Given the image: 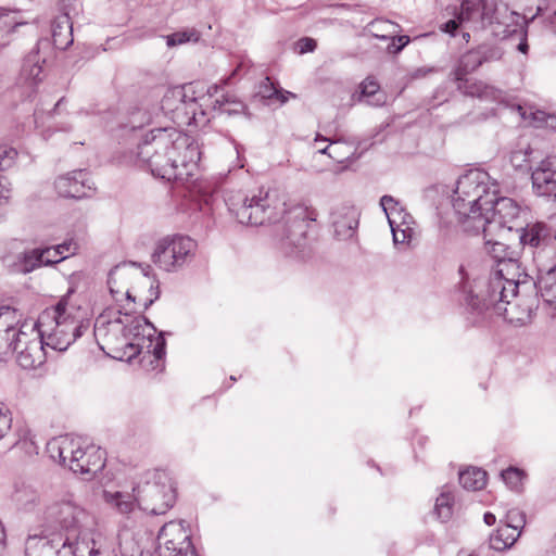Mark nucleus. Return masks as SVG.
Wrapping results in <instances>:
<instances>
[{
  "mask_svg": "<svg viewBox=\"0 0 556 556\" xmlns=\"http://www.w3.org/2000/svg\"><path fill=\"white\" fill-rule=\"evenodd\" d=\"M393 235V241L395 244L404 243L412 237L413 229L410 226L406 225L403 227L391 228Z\"/></svg>",
  "mask_w": 556,
  "mask_h": 556,
  "instance_id": "obj_50",
  "label": "nucleus"
},
{
  "mask_svg": "<svg viewBox=\"0 0 556 556\" xmlns=\"http://www.w3.org/2000/svg\"><path fill=\"white\" fill-rule=\"evenodd\" d=\"M72 291L59 302L46 308L39 316L37 329L47 346L55 351H65L90 327V320L81 317L80 308L71 301Z\"/></svg>",
  "mask_w": 556,
  "mask_h": 556,
  "instance_id": "obj_6",
  "label": "nucleus"
},
{
  "mask_svg": "<svg viewBox=\"0 0 556 556\" xmlns=\"http://www.w3.org/2000/svg\"><path fill=\"white\" fill-rule=\"evenodd\" d=\"M482 64L481 56L477 49L466 52L460 56L457 66L452 73L454 80H463L468 74L475 72Z\"/></svg>",
  "mask_w": 556,
  "mask_h": 556,
  "instance_id": "obj_30",
  "label": "nucleus"
},
{
  "mask_svg": "<svg viewBox=\"0 0 556 556\" xmlns=\"http://www.w3.org/2000/svg\"><path fill=\"white\" fill-rule=\"evenodd\" d=\"M516 110H517V112L520 114V116H521L523 119H527V118H528V117H527V110H526L523 106H521V105H519V104H518V105H516Z\"/></svg>",
  "mask_w": 556,
  "mask_h": 556,
  "instance_id": "obj_63",
  "label": "nucleus"
},
{
  "mask_svg": "<svg viewBox=\"0 0 556 556\" xmlns=\"http://www.w3.org/2000/svg\"><path fill=\"white\" fill-rule=\"evenodd\" d=\"M336 142H337V143H338V146H339V148H337V153H340V154L342 155V156H341L339 160H337V161H338V162H342L343 160L349 159V156H350V152H343L342 150H343L344 146H343L340 141H336Z\"/></svg>",
  "mask_w": 556,
  "mask_h": 556,
  "instance_id": "obj_59",
  "label": "nucleus"
},
{
  "mask_svg": "<svg viewBox=\"0 0 556 556\" xmlns=\"http://www.w3.org/2000/svg\"><path fill=\"white\" fill-rule=\"evenodd\" d=\"M164 38L166 40V46L168 48H173V47L186 45L189 42H193V43L198 42L201 38V33L194 27H189V28H185V29L178 30L176 33H173L170 35H166V36H164Z\"/></svg>",
  "mask_w": 556,
  "mask_h": 556,
  "instance_id": "obj_35",
  "label": "nucleus"
},
{
  "mask_svg": "<svg viewBox=\"0 0 556 556\" xmlns=\"http://www.w3.org/2000/svg\"><path fill=\"white\" fill-rule=\"evenodd\" d=\"M45 521L65 532V541L74 546L88 548L86 542L96 527L94 516L78 504L73 494L66 493L51 502L43 510Z\"/></svg>",
  "mask_w": 556,
  "mask_h": 556,
  "instance_id": "obj_7",
  "label": "nucleus"
},
{
  "mask_svg": "<svg viewBox=\"0 0 556 556\" xmlns=\"http://www.w3.org/2000/svg\"><path fill=\"white\" fill-rule=\"evenodd\" d=\"M154 556H197L182 521H169L159 531Z\"/></svg>",
  "mask_w": 556,
  "mask_h": 556,
  "instance_id": "obj_16",
  "label": "nucleus"
},
{
  "mask_svg": "<svg viewBox=\"0 0 556 556\" xmlns=\"http://www.w3.org/2000/svg\"><path fill=\"white\" fill-rule=\"evenodd\" d=\"M315 141L316 142H318V141H329L330 142L326 147H321L320 149H318L319 153L327 154L332 160H339L342 156L340 153H337V148H339L337 142H333V141L329 140L328 138L321 137L319 135H317V137L315 138Z\"/></svg>",
  "mask_w": 556,
  "mask_h": 556,
  "instance_id": "obj_47",
  "label": "nucleus"
},
{
  "mask_svg": "<svg viewBox=\"0 0 556 556\" xmlns=\"http://www.w3.org/2000/svg\"><path fill=\"white\" fill-rule=\"evenodd\" d=\"M497 186H490L488 173L471 169L460 176L452 199L455 213L462 222H472L477 225L484 208L496 200Z\"/></svg>",
  "mask_w": 556,
  "mask_h": 556,
  "instance_id": "obj_8",
  "label": "nucleus"
},
{
  "mask_svg": "<svg viewBox=\"0 0 556 556\" xmlns=\"http://www.w3.org/2000/svg\"><path fill=\"white\" fill-rule=\"evenodd\" d=\"M459 483L467 490H481L486 484V472L481 468L470 467L459 472Z\"/></svg>",
  "mask_w": 556,
  "mask_h": 556,
  "instance_id": "obj_34",
  "label": "nucleus"
},
{
  "mask_svg": "<svg viewBox=\"0 0 556 556\" xmlns=\"http://www.w3.org/2000/svg\"><path fill=\"white\" fill-rule=\"evenodd\" d=\"M520 536L511 528L501 525L489 538L490 547L497 552L509 549Z\"/></svg>",
  "mask_w": 556,
  "mask_h": 556,
  "instance_id": "obj_28",
  "label": "nucleus"
},
{
  "mask_svg": "<svg viewBox=\"0 0 556 556\" xmlns=\"http://www.w3.org/2000/svg\"><path fill=\"white\" fill-rule=\"evenodd\" d=\"M317 47L316 41L313 38L304 37L298 40L296 50L300 54L313 52Z\"/></svg>",
  "mask_w": 556,
  "mask_h": 556,
  "instance_id": "obj_51",
  "label": "nucleus"
},
{
  "mask_svg": "<svg viewBox=\"0 0 556 556\" xmlns=\"http://www.w3.org/2000/svg\"><path fill=\"white\" fill-rule=\"evenodd\" d=\"M81 546H74L61 536L49 539L47 536L29 535L25 542L26 556H77L83 555Z\"/></svg>",
  "mask_w": 556,
  "mask_h": 556,
  "instance_id": "obj_19",
  "label": "nucleus"
},
{
  "mask_svg": "<svg viewBox=\"0 0 556 556\" xmlns=\"http://www.w3.org/2000/svg\"><path fill=\"white\" fill-rule=\"evenodd\" d=\"M517 48H518V51H520L521 53H525V54H526V53L528 52L529 46H528V43H527L526 38H523V39L521 40V42L518 45V47H517Z\"/></svg>",
  "mask_w": 556,
  "mask_h": 556,
  "instance_id": "obj_62",
  "label": "nucleus"
},
{
  "mask_svg": "<svg viewBox=\"0 0 556 556\" xmlns=\"http://www.w3.org/2000/svg\"><path fill=\"white\" fill-rule=\"evenodd\" d=\"M454 496L452 492L443 488L440 495L437 497L434 513L442 521H447L453 515Z\"/></svg>",
  "mask_w": 556,
  "mask_h": 556,
  "instance_id": "obj_37",
  "label": "nucleus"
},
{
  "mask_svg": "<svg viewBox=\"0 0 556 556\" xmlns=\"http://www.w3.org/2000/svg\"><path fill=\"white\" fill-rule=\"evenodd\" d=\"M498 232L484 238L485 251L489 256L494 261L488 276H481L478 268L471 264L462 265V268L470 271L472 276L469 279V285L475 289L489 288L490 292L496 291L498 288L505 289V286L518 288L519 286H530V276L521 268L519 260L516 257L515 252L509 249L507 244L497 240ZM514 288H511L513 290Z\"/></svg>",
  "mask_w": 556,
  "mask_h": 556,
  "instance_id": "obj_5",
  "label": "nucleus"
},
{
  "mask_svg": "<svg viewBox=\"0 0 556 556\" xmlns=\"http://www.w3.org/2000/svg\"><path fill=\"white\" fill-rule=\"evenodd\" d=\"M237 100L233 94L226 93L222 94L220 97L216 98L213 103L214 110H218L219 112H223L225 108L228 105H231L233 101Z\"/></svg>",
  "mask_w": 556,
  "mask_h": 556,
  "instance_id": "obj_52",
  "label": "nucleus"
},
{
  "mask_svg": "<svg viewBox=\"0 0 556 556\" xmlns=\"http://www.w3.org/2000/svg\"><path fill=\"white\" fill-rule=\"evenodd\" d=\"M53 43L59 49H66L72 42V25L68 15L65 13L52 27Z\"/></svg>",
  "mask_w": 556,
  "mask_h": 556,
  "instance_id": "obj_32",
  "label": "nucleus"
},
{
  "mask_svg": "<svg viewBox=\"0 0 556 556\" xmlns=\"http://www.w3.org/2000/svg\"><path fill=\"white\" fill-rule=\"evenodd\" d=\"M170 94L174 99L180 101V106H177L176 110H185L187 113H191L193 116L197 114V100L193 97H189L185 88L174 89L170 91Z\"/></svg>",
  "mask_w": 556,
  "mask_h": 556,
  "instance_id": "obj_40",
  "label": "nucleus"
},
{
  "mask_svg": "<svg viewBox=\"0 0 556 556\" xmlns=\"http://www.w3.org/2000/svg\"><path fill=\"white\" fill-rule=\"evenodd\" d=\"M200 159L197 140L174 127L151 129L136 151L139 167L167 181H187L198 169Z\"/></svg>",
  "mask_w": 556,
  "mask_h": 556,
  "instance_id": "obj_1",
  "label": "nucleus"
},
{
  "mask_svg": "<svg viewBox=\"0 0 556 556\" xmlns=\"http://www.w3.org/2000/svg\"><path fill=\"white\" fill-rule=\"evenodd\" d=\"M458 27L459 23L456 20H450L442 24L440 29L446 34H450L451 36H455Z\"/></svg>",
  "mask_w": 556,
  "mask_h": 556,
  "instance_id": "obj_56",
  "label": "nucleus"
},
{
  "mask_svg": "<svg viewBox=\"0 0 556 556\" xmlns=\"http://www.w3.org/2000/svg\"><path fill=\"white\" fill-rule=\"evenodd\" d=\"M277 87L270 81L269 77H266L258 87V96L262 99L271 100L277 94Z\"/></svg>",
  "mask_w": 556,
  "mask_h": 556,
  "instance_id": "obj_48",
  "label": "nucleus"
},
{
  "mask_svg": "<svg viewBox=\"0 0 556 556\" xmlns=\"http://www.w3.org/2000/svg\"><path fill=\"white\" fill-rule=\"evenodd\" d=\"M531 181L534 194L556 200V155L538 163L532 169Z\"/></svg>",
  "mask_w": 556,
  "mask_h": 556,
  "instance_id": "obj_20",
  "label": "nucleus"
},
{
  "mask_svg": "<svg viewBox=\"0 0 556 556\" xmlns=\"http://www.w3.org/2000/svg\"><path fill=\"white\" fill-rule=\"evenodd\" d=\"M17 11H11L9 9L0 8V17L2 20V24L7 27L14 28L15 26L21 25L22 23L17 21Z\"/></svg>",
  "mask_w": 556,
  "mask_h": 556,
  "instance_id": "obj_49",
  "label": "nucleus"
},
{
  "mask_svg": "<svg viewBox=\"0 0 556 556\" xmlns=\"http://www.w3.org/2000/svg\"><path fill=\"white\" fill-rule=\"evenodd\" d=\"M30 325H18L16 311L11 307L0 308V359L14 355L21 340L26 339V329Z\"/></svg>",
  "mask_w": 556,
  "mask_h": 556,
  "instance_id": "obj_17",
  "label": "nucleus"
},
{
  "mask_svg": "<svg viewBox=\"0 0 556 556\" xmlns=\"http://www.w3.org/2000/svg\"><path fill=\"white\" fill-rule=\"evenodd\" d=\"M197 242L187 236H167L160 239L152 253V262L162 270L174 273L190 262Z\"/></svg>",
  "mask_w": 556,
  "mask_h": 556,
  "instance_id": "obj_14",
  "label": "nucleus"
},
{
  "mask_svg": "<svg viewBox=\"0 0 556 556\" xmlns=\"http://www.w3.org/2000/svg\"><path fill=\"white\" fill-rule=\"evenodd\" d=\"M546 227L544 224H523L519 228V240L522 244H529L530 247H539L541 241L545 237Z\"/></svg>",
  "mask_w": 556,
  "mask_h": 556,
  "instance_id": "obj_33",
  "label": "nucleus"
},
{
  "mask_svg": "<svg viewBox=\"0 0 556 556\" xmlns=\"http://www.w3.org/2000/svg\"><path fill=\"white\" fill-rule=\"evenodd\" d=\"M26 331V339L21 340L20 348L14 352L17 364L24 369H34L46 361L45 338L41 337L36 324Z\"/></svg>",
  "mask_w": 556,
  "mask_h": 556,
  "instance_id": "obj_18",
  "label": "nucleus"
},
{
  "mask_svg": "<svg viewBox=\"0 0 556 556\" xmlns=\"http://www.w3.org/2000/svg\"><path fill=\"white\" fill-rule=\"evenodd\" d=\"M108 286L115 301L125 296L128 302L138 301L144 308L159 298L154 279L137 273L128 265L115 266L109 274Z\"/></svg>",
  "mask_w": 556,
  "mask_h": 556,
  "instance_id": "obj_11",
  "label": "nucleus"
},
{
  "mask_svg": "<svg viewBox=\"0 0 556 556\" xmlns=\"http://www.w3.org/2000/svg\"><path fill=\"white\" fill-rule=\"evenodd\" d=\"M371 26L376 30H380V31L388 30V33H389L388 36H392L395 34L396 25L390 21H382V20L376 21L375 23H372Z\"/></svg>",
  "mask_w": 556,
  "mask_h": 556,
  "instance_id": "obj_54",
  "label": "nucleus"
},
{
  "mask_svg": "<svg viewBox=\"0 0 556 556\" xmlns=\"http://www.w3.org/2000/svg\"><path fill=\"white\" fill-rule=\"evenodd\" d=\"M15 441L12 444V448H18L23 451L27 456H34L38 454V445L35 441V434L27 425H18L15 428Z\"/></svg>",
  "mask_w": 556,
  "mask_h": 556,
  "instance_id": "obj_29",
  "label": "nucleus"
},
{
  "mask_svg": "<svg viewBox=\"0 0 556 556\" xmlns=\"http://www.w3.org/2000/svg\"><path fill=\"white\" fill-rule=\"evenodd\" d=\"M42 65L38 52L29 53L23 63L21 77L29 85H36L41 80Z\"/></svg>",
  "mask_w": 556,
  "mask_h": 556,
  "instance_id": "obj_31",
  "label": "nucleus"
},
{
  "mask_svg": "<svg viewBox=\"0 0 556 556\" xmlns=\"http://www.w3.org/2000/svg\"><path fill=\"white\" fill-rule=\"evenodd\" d=\"M501 477L505 484L513 491H520L522 486V481L525 478V473L522 470L509 467L506 470L501 472Z\"/></svg>",
  "mask_w": 556,
  "mask_h": 556,
  "instance_id": "obj_39",
  "label": "nucleus"
},
{
  "mask_svg": "<svg viewBox=\"0 0 556 556\" xmlns=\"http://www.w3.org/2000/svg\"><path fill=\"white\" fill-rule=\"evenodd\" d=\"M383 212L387 215L391 228L410 226L412 216L404 207L391 195H383L380 200Z\"/></svg>",
  "mask_w": 556,
  "mask_h": 556,
  "instance_id": "obj_26",
  "label": "nucleus"
},
{
  "mask_svg": "<svg viewBox=\"0 0 556 556\" xmlns=\"http://www.w3.org/2000/svg\"><path fill=\"white\" fill-rule=\"evenodd\" d=\"M477 50L479 51L482 63L497 61L503 55L502 50L494 46L482 45L479 46Z\"/></svg>",
  "mask_w": 556,
  "mask_h": 556,
  "instance_id": "obj_44",
  "label": "nucleus"
},
{
  "mask_svg": "<svg viewBox=\"0 0 556 556\" xmlns=\"http://www.w3.org/2000/svg\"><path fill=\"white\" fill-rule=\"evenodd\" d=\"M226 203L229 212L242 225L261 226L276 223L286 214L285 202L276 193L260 190L252 197L241 191L230 193Z\"/></svg>",
  "mask_w": 556,
  "mask_h": 556,
  "instance_id": "obj_9",
  "label": "nucleus"
},
{
  "mask_svg": "<svg viewBox=\"0 0 556 556\" xmlns=\"http://www.w3.org/2000/svg\"><path fill=\"white\" fill-rule=\"evenodd\" d=\"M51 458L67 466L84 480L93 479L105 466V452L94 445L83 447L79 440L63 438L48 443Z\"/></svg>",
  "mask_w": 556,
  "mask_h": 556,
  "instance_id": "obj_10",
  "label": "nucleus"
},
{
  "mask_svg": "<svg viewBox=\"0 0 556 556\" xmlns=\"http://www.w3.org/2000/svg\"><path fill=\"white\" fill-rule=\"evenodd\" d=\"M134 493L104 490V503L118 514L127 515L138 506L152 515L165 514L176 501V489L169 475L163 470L149 472L143 482L132 489Z\"/></svg>",
  "mask_w": 556,
  "mask_h": 556,
  "instance_id": "obj_4",
  "label": "nucleus"
},
{
  "mask_svg": "<svg viewBox=\"0 0 556 556\" xmlns=\"http://www.w3.org/2000/svg\"><path fill=\"white\" fill-rule=\"evenodd\" d=\"M11 500L18 509L33 511L40 505L41 494L33 481L20 479L13 484Z\"/></svg>",
  "mask_w": 556,
  "mask_h": 556,
  "instance_id": "obj_24",
  "label": "nucleus"
},
{
  "mask_svg": "<svg viewBox=\"0 0 556 556\" xmlns=\"http://www.w3.org/2000/svg\"><path fill=\"white\" fill-rule=\"evenodd\" d=\"M374 35L377 38L390 39L391 42L388 45V51L393 53L400 52L409 42L408 36H387L384 34L380 35L378 33H375Z\"/></svg>",
  "mask_w": 556,
  "mask_h": 556,
  "instance_id": "obj_43",
  "label": "nucleus"
},
{
  "mask_svg": "<svg viewBox=\"0 0 556 556\" xmlns=\"http://www.w3.org/2000/svg\"><path fill=\"white\" fill-rule=\"evenodd\" d=\"M526 525V516L519 509H510L505 515V520L503 526L511 528L515 532H520Z\"/></svg>",
  "mask_w": 556,
  "mask_h": 556,
  "instance_id": "obj_41",
  "label": "nucleus"
},
{
  "mask_svg": "<svg viewBox=\"0 0 556 556\" xmlns=\"http://www.w3.org/2000/svg\"><path fill=\"white\" fill-rule=\"evenodd\" d=\"M493 23L500 24L501 22L493 14H489V12H483L482 13V24L485 25V24H493Z\"/></svg>",
  "mask_w": 556,
  "mask_h": 556,
  "instance_id": "obj_57",
  "label": "nucleus"
},
{
  "mask_svg": "<svg viewBox=\"0 0 556 556\" xmlns=\"http://www.w3.org/2000/svg\"><path fill=\"white\" fill-rule=\"evenodd\" d=\"M56 192L64 198L81 199L89 195L92 181L86 170H73L58 177L54 182Z\"/></svg>",
  "mask_w": 556,
  "mask_h": 556,
  "instance_id": "obj_22",
  "label": "nucleus"
},
{
  "mask_svg": "<svg viewBox=\"0 0 556 556\" xmlns=\"http://www.w3.org/2000/svg\"><path fill=\"white\" fill-rule=\"evenodd\" d=\"M283 217V225L277 229L278 248L289 256H304L307 243V233L313 218L302 207H294Z\"/></svg>",
  "mask_w": 556,
  "mask_h": 556,
  "instance_id": "obj_13",
  "label": "nucleus"
},
{
  "mask_svg": "<svg viewBox=\"0 0 556 556\" xmlns=\"http://www.w3.org/2000/svg\"><path fill=\"white\" fill-rule=\"evenodd\" d=\"M529 212L521 207L515 200L505 197H497L490 203L484 213L480 216L477 225H470L475 231H482L488 237L498 232L500 237L506 231H519L526 223Z\"/></svg>",
  "mask_w": 556,
  "mask_h": 556,
  "instance_id": "obj_12",
  "label": "nucleus"
},
{
  "mask_svg": "<svg viewBox=\"0 0 556 556\" xmlns=\"http://www.w3.org/2000/svg\"><path fill=\"white\" fill-rule=\"evenodd\" d=\"M13 424V413L10 407L0 401V441L11 431Z\"/></svg>",
  "mask_w": 556,
  "mask_h": 556,
  "instance_id": "obj_42",
  "label": "nucleus"
},
{
  "mask_svg": "<svg viewBox=\"0 0 556 556\" xmlns=\"http://www.w3.org/2000/svg\"><path fill=\"white\" fill-rule=\"evenodd\" d=\"M218 89H219V87H218V86H216V85H215V86H212V87H210V88L207 89V93H208L211 97H213V96L217 94Z\"/></svg>",
  "mask_w": 556,
  "mask_h": 556,
  "instance_id": "obj_64",
  "label": "nucleus"
},
{
  "mask_svg": "<svg viewBox=\"0 0 556 556\" xmlns=\"http://www.w3.org/2000/svg\"><path fill=\"white\" fill-rule=\"evenodd\" d=\"M433 72L432 68H425V67H421V68H418L416 70L413 74H412V77L413 78H420V77H425L427 74Z\"/></svg>",
  "mask_w": 556,
  "mask_h": 556,
  "instance_id": "obj_58",
  "label": "nucleus"
},
{
  "mask_svg": "<svg viewBox=\"0 0 556 556\" xmlns=\"http://www.w3.org/2000/svg\"><path fill=\"white\" fill-rule=\"evenodd\" d=\"M455 81L457 83V89L462 91L465 96L492 102H501L503 100L502 90L484 81L469 80L467 78Z\"/></svg>",
  "mask_w": 556,
  "mask_h": 556,
  "instance_id": "obj_25",
  "label": "nucleus"
},
{
  "mask_svg": "<svg viewBox=\"0 0 556 556\" xmlns=\"http://www.w3.org/2000/svg\"><path fill=\"white\" fill-rule=\"evenodd\" d=\"M379 84L374 78H366L361 85V94L370 105L379 106L386 102V97L379 92Z\"/></svg>",
  "mask_w": 556,
  "mask_h": 556,
  "instance_id": "obj_36",
  "label": "nucleus"
},
{
  "mask_svg": "<svg viewBox=\"0 0 556 556\" xmlns=\"http://www.w3.org/2000/svg\"><path fill=\"white\" fill-rule=\"evenodd\" d=\"M472 274V270L460 269V287L465 301L473 313L482 318L500 316L515 326H522L531 320L538 299L534 295L519 294V290L529 289L528 286H519L513 290L510 286H505V289L498 288L494 292H490L489 288L475 290L469 285Z\"/></svg>",
  "mask_w": 556,
  "mask_h": 556,
  "instance_id": "obj_3",
  "label": "nucleus"
},
{
  "mask_svg": "<svg viewBox=\"0 0 556 556\" xmlns=\"http://www.w3.org/2000/svg\"><path fill=\"white\" fill-rule=\"evenodd\" d=\"M10 182L5 176L0 175V204L7 203L11 197Z\"/></svg>",
  "mask_w": 556,
  "mask_h": 556,
  "instance_id": "obj_53",
  "label": "nucleus"
},
{
  "mask_svg": "<svg viewBox=\"0 0 556 556\" xmlns=\"http://www.w3.org/2000/svg\"><path fill=\"white\" fill-rule=\"evenodd\" d=\"M245 109V105L241 101L235 100L233 103L225 108V110L222 113L240 114L243 113Z\"/></svg>",
  "mask_w": 556,
  "mask_h": 556,
  "instance_id": "obj_55",
  "label": "nucleus"
},
{
  "mask_svg": "<svg viewBox=\"0 0 556 556\" xmlns=\"http://www.w3.org/2000/svg\"><path fill=\"white\" fill-rule=\"evenodd\" d=\"M532 154V149L528 143L519 144L516 149H514L510 153L509 161L510 164L516 169H521L530 162V156Z\"/></svg>",
  "mask_w": 556,
  "mask_h": 556,
  "instance_id": "obj_38",
  "label": "nucleus"
},
{
  "mask_svg": "<svg viewBox=\"0 0 556 556\" xmlns=\"http://www.w3.org/2000/svg\"><path fill=\"white\" fill-rule=\"evenodd\" d=\"M17 155V152L13 148L5 146L0 147V170L9 168Z\"/></svg>",
  "mask_w": 556,
  "mask_h": 556,
  "instance_id": "obj_46",
  "label": "nucleus"
},
{
  "mask_svg": "<svg viewBox=\"0 0 556 556\" xmlns=\"http://www.w3.org/2000/svg\"><path fill=\"white\" fill-rule=\"evenodd\" d=\"M58 250L49 247L42 250L36 249L25 254L23 270L31 271L41 265H52L59 263Z\"/></svg>",
  "mask_w": 556,
  "mask_h": 556,
  "instance_id": "obj_27",
  "label": "nucleus"
},
{
  "mask_svg": "<svg viewBox=\"0 0 556 556\" xmlns=\"http://www.w3.org/2000/svg\"><path fill=\"white\" fill-rule=\"evenodd\" d=\"M359 213L354 206L342 205L331 212V224L339 240L354 237L358 226Z\"/></svg>",
  "mask_w": 556,
  "mask_h": 556,
  "instance_id": "obj_23",
  "label": "nucleus"
},
{
  "mask_svg": "<svg viewBox=\"0 0 556 556\" xmlns=\"http://www.w3.org/2000/svg\"><path fill=\"white\" fill-rule=\"evenodd\" d=\"M483 519H484V522L488 525V526H492L495 523L496 521V517L495 515H493L492 513H485L484 516H483Z\"/></svg>",
  "mask_w": 556,
  "mask_h": 556,
  "instance_id": "obj_61",
  "label": "nucleus"
},
{
  "mask_svg": "<svg viewBox=\"0 0 556 556\" xmlns=\"http://www.w3.org/2000/svg\"><path fill=\"white\" fill-rule=\"evenodd\" d=\"M119 546L124 556H154L153 533L139 529H123L119 532Z\"/></svg>",
  "mask_w": 556,
  "mask_h": 556,
  "instance_id": "obj_21",
  "label": "nucleus"
},
{
  "mask_svg": "<svg viewBox=\"0 0 556 556\" xmlns=\"http://www.w3.org/2000/svg\"><path fill=\"white\" fill-rule=\"evenodd\" d=\"M155 333L156 329L146 317L121 309L101 314L93 327L100 349H109L115 353L114 357L126 361L143 353L161 359L165 354V340Z\"/></svg>",
  "mask_w": 556,
  "mask_h": 556,
  "instance_id": "obj_2",
  "label": "nucleus"
},
{
  "mask_svg": "<svg viewBox=\"0 0 556 556\" xmlns=\"http://www.w3.org/2000/svg\"><path fill=\"white\" fill-rule=\"evenodd\" d=\"M534 258L539 265V278L533 281L530 277V286H527L538 288L544 303L556 315V241L541 248Z\"/></svg>",
  "mask_w": 556,
  "mask_h": 556,
  "instance_id": "obj_15",
  "label": "nucleus"
},
{
  "mask_svg": "<svg viewBox=\"0 0 556 556\" xmlns=\"http://www.w3.org/2000/svg\"><path fill=\"white\" fill-rule=\"evenodd\" d=\"M275 99L278 100L281 104H285L288 101V96L286 94L285 90L277 89V94L275 96Z\"/></svg>",
  "mask_w": 556,
  "mask_h": 556,
  "instance_id": "obj_60",
  "label": "nucleus"
},
{
  "mask_svg": "<svg viewBox=\"0 0 556 556\" xmlns=\"http://www.w3.org/2000/svg\"><path fill=\"white\" fill-rule=\"evenodd\" d=\"M54 250H58L59 261H63L70 255L75 254V252L78 250V243L73 238L65 240L63 243L53 247Z\"/></svg>",
  "mask_w": 556,
  "mask_h": 556,
  "instance_id": "obj_45",
  "label": "nucleus"
}]
</instances>
